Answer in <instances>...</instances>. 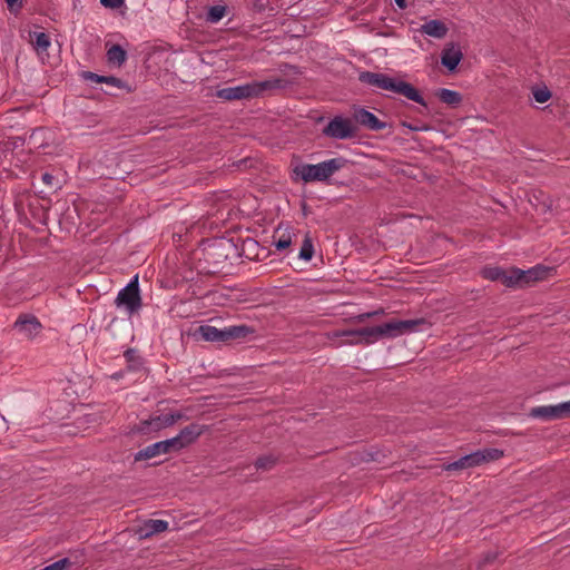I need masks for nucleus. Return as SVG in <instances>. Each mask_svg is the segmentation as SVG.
Wrapping results in <instances>:
<instances>
[{
  "instance_id": "f257e3e1",
  "label": "nucleus",
  "mask_w": 570,
  "mask_h": 570,
  "mask_svg": "<svg viewBox=\"0 0 570 570\" xmlns=\"http://www.w3.org/2000/svg\"><path fill=\"white\" fill-rule=\"evenodd\" d=\"M360 80L371 86H375L377 88L402 95L406 97L409 100L417 102L421 106H426V102L419 92V90L413 85L402 79L393 78L385 73H375L367 71L361 73Z\"/></svg>"
},
{
  "instance_id": "f03ea898",
  "label": "nucleus",
  "mask_w": 570,
  "mask_h": 570,
  "mask_svg": "<svg viewBox=\"0 0 570 570\" xmlns=\"http://www.w3.org/2000/svg\"><path fill=\"white\" fill-rule=\"evenodd\" d=\"M285 86L286 83L281 79L253 81L236 87L219 89L217 90L216 96L217 98L226 101L252 99L261 96L265 90L284 88Z\"/></svg>"
},
{
  "instance_id": "7ed1b4c3",
  "label": "nucleus",
  "mask_w": 570,
  "mask_h": 570,
  "mask_svg": "<svg viewBox=\"0 0 570 570\" xmlns=\"http://www.w3.org/2000/svg\"><path fill=\"white\" fill-rule=\"evenodd\" d=\"M344 164L341 158H333L317 165H298L293 173L304 183L327 180Z\"/></svg>"
},
{
  "instance_id": "20e7f679",
  "label": "nucleus",
  "mask_w": 570,
  "mask_h": 570,
  "mask_svg": "<svg viewBox=\"0 0 570 570\" xmlns=\"http://www.w3.org/2000/svg\"><path fill=\"white\" fill-rule=\"evenodd\" d=\"M420 325H425V318L391 321L376 327L377 341L383 338H394L404 333L415 331Z\"/></svg>"
},
{
  "instance_id": "39448f33",
  "label": "nucleus",
  "mask_w": 570,
  "mask_h": 570,
  "mask_svg": "<svg viewBox=\"0 0 570 570\" xmlns=\"http://www.w3.org/2000/svg\"><path fill=\"white\" fill-rule=\"evenodd\" d=\"M116 305L118 307H124L129 314L138 311L141 305L138 288V275H136L134 279L118 293L116 297Z\"/></svg>"
},
{
  "instance_id": "423d86ee",
  "label": "nucleus",
  "mask_w": 570,
  "mask_h": 570,
  "mask_svg": "<svg viewBox=\"0 0 570 570\" xmlns=\"http://www.w3.org/2000/svg\"><path fill=\"white\" fill-rule=\"evenodd\" d=\"M323 134L334 139H346L355 136V127L350 119L334 117L323 129Z\"/></svg>"
},
{
  "instance_id": "0eeeda50",
  "label": "nucleus",
  "mask_w": 570,
  "mask_h": 570,
  "mask_svg": "<svg viewBox=\"0 0 570 570\" xmlns=\"http://www.w3.org/2000/svg\"><path fill=\"white\" fill-rule=\"evenodd\" d=\"M207 430L205 425L191 423L184 428L178 435L173 439L174 451L178 452L191 444H194L198 438Z\"/></svg>"
},
{
  "instance_id": "6e6552de",
  "label": "nucleus",
  "mask_w": 570,
  "mask_h": 570,
  "mask_svg": "<svg viewBox=\"0 0 570 570\" xmlns=\"http://www.w3.org/2000/svg\"><path fill=\"white\" fill-rule=\"evenodd\" d=\"M20 334L28 340H33L43 328L41 322L33 314H20L13 324Z\"/></svg>"
},
{
  "instance_id": "1a4fd4ad",
  "label": "nucleus",
  "mask_w": 570,
  "mask_h": 570,
  "mask_svg": "<svg viewBox=\"0 0 570 570\" xmlns=\"http://www.w3.org/2000/svg\"><path fill=\"white\" fill-rule=\"evenodd\" d=\"M534 419L554 420L570 416V401L558 405L533 407L529 414Z\"/></svg>"
},
{
  "instance_id": "9d476101",
  "label": "nucleus",
  "mask_w": 570,
  "mask_h": 570,
  "mask_svg": "<svg viewBox=\"0 0 570 570\" xmlns=\"http://www.w3.org/2000/svg\"><path fill=\"white\" fill-rule=\"evenodd\" d=\"M554 272L553 267L537 265L527 271L519 268V282L520 288H525L533 285L537 282L547 279Z\"/></svg>"
},
{
  "instance_id": "9b49d317",
  "label": "nucleus",
  "mask_w": 570,
  "mask_h": 570,
  "mask_svg": "<svg viewBox=\"0 0 570 570\" xmlns=\"http://www.w3.org/2000/svg\"><path fill=\"white\" fill-rule=\"evenodd\" d=\"M50 131L45 127L35 128L27 137V145L31 153H46V148L50 146Z\"/></svg>"
},
{
  "instance_id": "f8f14e48",
  "label": "nucleus",
  "mask_w": 570,
  "mask_h": 570,
  "mask_svg": "<svg viewBox=\"0 0 570 570\" xmlns=\"http://www.w3.org/2000/svg\"><path fill=\"white\" fill-rule=\"evenodd\" d=\"M169 452H175L173 439L156 442V443L147 446L146 449L138 451L135 454L134 460L136 462L142 461V460H149L159 454H167Z\"/></svg>"
},
{
  "instance_id": "ddd939ff",
  "label": "nucleus",
  "mask_w": 570,
  "mask_h": 570,
  "mask_svg": "<svg viewBox=\"0 0 570 570\" xmlns=\"http://www.w3.org/2000/svg\"><path fill=\"white\" fill-rule=\"evenodd\" d=\"M463 59V52L458 43H448L441 55V63L450 71L454 70L461 60Z\"/></svg>"
},
{
  "instance_id": "4468645a",
  "label": "nucleus",
  "mask_w": 570,
  "mask_h": 570,
  "mask_svg": "<svg viewBox=\"0 0 570 570\" xmlns=\"http://www.w3.org/2000/svg\"><path fill=\"white\" fill-rule=\"evenodd\" d=\"M168 529V522L164 520H146L136 530V534L139 539H147L154 534L165 532Z\"/></svg>"
},
{
  "instance_id": "2eb2a0df",
  "label": "nucleus",
  "mask_w": 570,
  "mask_h": 570,
  "mask_svg": "<svg viewBox=\"0 0 570 570\" xmlns=\"http://www.w3.org/2000/svg\"><path fill=\"white\" fill-rule=\"evenodd\" d=\"M30 42L42 61L45 60V57H49L48 48L50 47L51 41L48 33L37 31L31 32Z\"/></svg>"
},
{
  "instance_id": "dca6fc26",
  "label": "nucleus",
  "mask_w": 570,
  "mask_h": 570,
  "mask_svg": "<svg viewBox=\"0 0 570 570\" xmlns=\"http://www.w3.org/2000/svg\"><path fill=\"white\" fill-rule=\"evenodd\" d=\"M354 117L357 122L372 130H381L386 127V124L380 121L374 114L362 108L355 110Z\"/></svg>"
},
{
  "instance_id": "f3484780",
  "label": "nucleus",
  "mask_w": 570,
  "mask_h": 570,
  "mask_svg": "<svg viewBox=\"0 0 570 570\" xmlns=\"http://www.w3.org/2000/svg\"><path fill=\"white\" fill-rule=\"evenodd\" d=\"M165 422H167L166 415L153 416L148 420L141 421L140 424L137 426L136 431L140 433H148L153 431L157 432L169 426Z\"/></svg>"
},
{
  "instance_id": "a211bd4d",
  "label": "nucleus",
  "mask_w": 570,
  "mask_h": 570,
  "mask_svg": "<svg viewBox=\"0 0 570 570\" xmlns=\"http://www.w3.org/2000/svg\"><path fill=\"white\" fill-rule=\"evenodd\" d=\"M420 31L426 36L441 39L446 36L448 27L441 20H430L421 27Z\"/></svg>"
},
{
  "instance_id": "6ab92c4d",
  "label": "nucleus",
  "mask_w": 570,
  "mask_h": 570,
  "mask_svg": "<svg viewBox=\"0 0 570 570\" xmlns=\"http://www.w3.org/2000/svg\"><path fill=\"white\" fill-rule=\"evenodd\" d=\"M355 340L348 342V344H364L371 345L377 342L376 327H363L355 330Z\"/></svg>"
},
{
  "instance_id": "aec40b11",
  "label": "nucleus",
  "mask_w": 570,
  "mask_h": 570,
  "mask_svg": "<svg viewBox=\"0 0 570 570\" xmlns=\"http://www.w3.org/2000/svg\"><path fill=\"white\" fill-rule=\"evenodd\" d=\"M475 455V460L478 465H481L483 463L490 462V461H497L504 455V451L500 449H483L473 452Z\"/></svg>"
},
{
  "instance_id": "412c9836",
  "label": "nucleus",
  "mask_w": 570,
  "mask_h": 570,
  "mask_svg": "<svg viewBox=\"0 0 570 570\" xmlns=\"http://www.w3.org/2000/svg\"><path fill=\"white\" fill-rule=\"evenodd\" d=\"M478 466L474 453L462 456L458 461L448 463L443 466L445 471L463 470Z\"/></svg>"
},
{
  "instance_id": "4be33fe9",
  "label": "nucleus",
  "mask_w": 570,
  "mask_h": 570,
  "mask_svg": "<svg viewBox=\"0 0 570 570\" xmlns=\"http://www.w3.org/2000/svg\"><path fill=\"white\" fill-rule=\"evenodd\" d=\"M198 332L200 333L202 337L205 341H208V342H224L225 341L224 330H218L210 325H202L198 328Z\"/></svg>"
},
{
  "instance_id": "5701e85b",
  "label": "nucleus",
  "mask_w": 570,
  "mask_h": 570,
  "mask_svg": "<svg viewBox=\"0 0 570 570\" xmlns=\"http://www.w3.org/2000/svg\"><path fill=\"white\" fill-rule=\"evenodd\" d=\"M436 96L442 102L451 107H458L462 102V96L458 91L451 89H439L436 91Z\"/></svg>"
},
{
  "instance_id": "b1692460",
  "label": "nucleus",
  "mask_w": 570,
  "mask_h": 570,
  "mask_svg": "<svg viewBox=\"0 0 570 570\" xmlns=\"http://www.w3.org/2000/svg\"><path fill=\"white\" fill-rule=\"evenodd\" d=\"M254 328L247 325L230 326L224 330L225 341L246 337L254 334Z\"/></svg>"
},
{
  "instance_id": "393cba45",
  "label": "nucleus",
  "mask_w": 570,
  "mask_h": 570,
  "mask_svg": "<svg viewBox=\"0 0 570 570\" xmlns=\"http://www.w3.org/2000/svg\"><path fill=\"white\" fill-rule=\"evenodd\" d=\"M519 268L511 267L509 269L503 268L501 284L508 288H520L519 282Z\"/></svg>"
},
{
  "instance_id": "a878e982",
  "label": "nucleus",
  "mask_w": 570,
  "mask_h": 570,
  "mask_svg": "<svg viewBox=\"0 0 570 570\" xmlns=\"http://www.w3.org/2000/svg\"><path fill=\"white\" fill-rule=\"evenodd\" d=\"M127 59L126 50L119 46L114 45L109 48V62L116 63L121 67Z\"/></svg>"
},
{
  "instance_id": "bb28decb",
  "label": "nucleus",
  "mask_w": 570,
  "mask_h": 570,
  "mask_svg": "<svg viewBox=\"0 0 570 570\" xmlns=\"http://www.w3.org/2000/svg\"><path fill=\"white\" fill-rule=\"evenodd\" d=\"M277 464V458L272 454L262 455L255 460V468L257 470L269 471Z\"/></svg>"
},
{
  "instance_id": "cd10ccee",
  "label": "nucleus",
  "mask_w": 570,
  "mask_h": 570,
  "mask_svg": "<svg viewBox=\"0 0 570 570\" xmlns=\"http://www.w3.org/2000/svg\"><path fill=\"white\" fill-rule=\"evenodd\" d=\"M314 255V246L312 243V238L308 234H306L301 252H299V258L304 261H309Z\"/></svg>"
},
{
  "instance_id": "c85d7f7f",
  "label": "nucleus",
  "mask_w": 570,
  "mask_h": 570,
  "mask_svg": "<svg viewBox=\"0 0 570 570\" xmlns=\"http://www.w3.org/2000/svg\"><path fill=\"white\" fill-rule=\"evenodd\" d=\"M41 180L47 186L48 191L53 193L61 188L59 179L48 171L41 175Z\"/></svg>"
},
{
  "instance_id": "c756f323",
  "label": "nucleus",
  "mask_w": 570,
  "mask_h": 570,
  "mask_svg": "<svg viewBox=\"0 0 570 570\" xmlns=\"http://www.w3.org/2000/svg\"><path fill=\"white\" fill-rule=\"evenodd\" d=\"M503 268L501 267H485L481 271L482 277L492 282H501Z\"/></svg>"
},
{
  "instance_id": "7c9ffc66",
  "label": "nucleus",
  "mask_w": 570,
  "mask_h": 570,
  "mask_svg": "<svg viewBox=\"0 0 570 570\" xmlns=\"http://www.w3.org/2000/svg\"><path fill=\"white\" fill-rule=\"evenodd\" d=\"M80 78L83 80V81H87V82H95V83H107V76H104V75H98V73H95L92 71H81L79 73Z\"/></svg>"
},
{
  "instance_id": "2f4dec72",
  "label": "nucleus",
  "mask_w": 570,
  "mask_h": 570,
  "mask_svg": "<svg viewBox=\"0 0 570 570\" xmlns=\"http://www.w3.org/2000/svg\"><path fill=\"white\" fill-rule=\"evenodd\" d=\"M225 12L226 8L224 6H213L208 10L207 20L209 22H217L225 16Z\"/></svg>"
},
{
  "instance_id": "473e14b6",
  "label": "nucleus",
  "mask_w": 570,
  "mask_h": 570,
  "mask_svg": "<svg viewBox=\"0 0 570 570\" xmlns=\"http://www.w3.org/2000/svg\"><path fill=\"white\" fill-rule=\"evenodd\" d=\"M533 98L538 102H546L551 98V91L544 86V87H537L532 90Z\"/></svg>"
},
{
  "instance_id": "72a5a7b5",
  "label": "nucleus",
  "mask_w": 570,
  "mask_h": 570,
  "mask_svg": "<svg viewBox=\"0 0 570 570\" xmlns=\"http://www.w3.org/2000/svg\"><path fill=\"white\" fill-rule=\"evenodd\" d=\"M109 86H112L120 90H125L128 94L134 91L132 87L129 86L126 81L112 76H109Z\"/></svg>"
},
{
  "instance_id": "f704fd0d",
  "label": "nucleus",
  "mask_w": 570,
  "mask_h": 570,
  "mask_svg": "<svg viewBox=\"0 0 570 570\" xmlns=\"http://www.w3.org/2000/svg\"><path fill=\"white\" fill-rule=\"evenodd\" d=\"M382 314H384V309L383 308L374 311V312L358 314V315L350 318L348 321L352 322V323H363L368 317H372V316H375V315H382Z\"/></svg>"
},
{
  "instance_id": "c9c22d12",
  "label": "nucleus",
  "mask_w": 570,
  "mask_h": 570,
  "mask_svg": "<svg viewBox=\"0 0 570 570\" xmlns=\"http://www.w3.org/2000/svg\"><path fill=\"white\" fill-rule=\"evenodd\" d=\"M7 8L11 13L17 14L22 8L27 0H4Z\"/></svg>"
},
{
  "instance_id": "e433bc0d",
  "label": "nucleus",
  "mask_w": 570,
  "mask_h": 570,
  "mask_svg": "<svg viewBox=\"0 0 570 570\" xmlns=\"http://www.w3.org/2000/svg\"><path fill=\"white\" fill-rule=\"evenodd\" d=\"M352 336L355 337V330H343V331H333L326 334L328 340H335L338 337Z\"/></svg>"
},
{
  "instance_id": "4c0bfd02",
  "label": "nucleus",
  "mask_w": 570,
  "mask_h": 570,
  "mask_svg": "<svg viewBox=\"0 0 570 570\" xmlns=\"http://www.w3.org/2000/svg\"><path fill=\"white\" fill-rule=\"evenodd\" d=\"M291 244L292 236L289 233L285 236H282L278 240L274 242L275 247L279 250L288 248Z\"/></svg>"
},
{
  "instance_id": "58836bf2",
  "label": "nucleus",
  "mask_w": 570,
  "mask_h": 570,
  "mask_svg": "<svg viewBox=\"0 0 570 570\" xmlns=\"http://www.w3.org/2000/svg\"><path fill=\"white\" fill-rule=\"evenodd\" d=\"M498 557H499V553L497 551L487 552L482 557L480 566H485V564L492 563V562H494L498 559Z\"/></svg>"
},
{
  "instance_id": "ea45409f",
  "label": "nucleus",
  "mask_w": 570,
  "mask_h": 570,
  "mask_svg": "<svg viewBox=\"0 0 570 570\" xmlns=\"http://www.w3.org/2000/svg\"><path fill=\"white\" fill-rule=\"evenodd\" d=\"M166 417H167V422H166V423H167L169 426H171V425H174L177 421L181 420L184 416H183V414H181L180 412H174V413H171V414H169V415H166Z\"/></svg>"
},
{
  "instance_id": "a19ab883",
  "label": "nucleus",
  "mask_w": 570,
  "mask_h": 570,
  "mask_svg": "<svg viewBox=\"0 0 570 570\" xmlns=\"http://www.w3.org/2000/svg\"><path fill=\"white\" fill-rule=\"evenodd\" d=\"M402 126L409 128L410 130H414V131H417V130L428 131L430 129L429 126L415 127V126H413L411 124H407L405 121L402 122Z\"/></svg>"
},
{
  "instance_id": "79ce46f5",
  "label": "nucleus",
  "mask_w": 570,
  "mask_h": 570,
  "mask_svg": "<svg viewBox=\"0 0 570 570\" xmlns=\"http://www.w3.org/2000/svg\"><path fill=\"white\" fill-rule=\"evenodd\" d=\"M125 4V0H109V8L118 9L122 8Z\"/></svg>"
},
{
  "instance_id": "37998d69",
  "label": "nucleus",
  "mask_w": 570,
  "mask_h": 570,
  "mask_svg": "<svg viewBox=\"0 0 570 570\" xmlns=\"http://www.w3.org/2000/svg\"><path fill=\"white\" fill-rule=\"evenodd\" d=\"M24 142H27V138L26 137H17L13 141V148H17L19 146H23Z\"/></svg>"
},
{
  "instance_id": "c03bdc74",
  "label": "nucleus",
  "mask_w": 570,
  "mask_h": 570,
  "mask_svg": "<svg viewBox=\"0 0 570 570\" xmlns=\"http://www.w3.org/2000/svg\"><path fill=\"white\" fill-rule=\"evenodd\" d=\"M395 3L399 6V8L404 9L406 7L405 0H395Z\"/></svg>"
},
{
  "instance_id": "a18cd8bd",
  "label": "nucleus",
  "mask_w": 570,
  "mask_h": 570,
  "mask_svg": "<svg viewBox=\"0 0 570 570\" xmlns=\"http://www.w3.org/2000/svg\"><path fill=\"white\" fill-rule=\"evenodd\" d=\"M37 209L42 212V216H43V219H42V220H45V219L47 218L48 208H43V207H41V208H37Z\"/></svg>"
},
{
  "instance_id": "49530a36",
  "label": "nucleus",
  "mask_w": 570,
  "mask_h": 570,
  "mask_svg": "<svg viewBox=\"0 0 570 570\" xmlns=\"http://www.w3.org/2000/svg\"><path fill=\"white\" fill-rule=\"evenodd\" d=\"M78 6H80V8H82L81 1L80 0H73V9H77Z\"/></svg>"
},
{
  "instance_id": "de8ad7c7",
  "label": "nucleus",
  "mask_w": 570,
  "mask_h": 570,
  "mask_svg": "<svg viewBox=\"0 0 570 570\" xmlns=\"http://www.w3.org/2000/svg\"><path fill=\"white\" fill-rule=\"evenodd\" d=\"M302 209H303V215L306 216L307 215V206L305 203H303Z\"/></svg>"
},
{
  "instance_id": "09e8293b",
  "label": "nucleus",
  "mask_w": 570,
  "mask_h": 570,
  "mask_svg": "<svg viewBox=\"0 0 570 570\" xmlns=\"http://www.w3.org/2000/svg\"><path fill=\"white\" fill-rule=\"evenodd\" d=\"M91 121H96V119H94V117H92V116H88V118H87L88 127H90V126H91V125H90V122H91Z\"/></svg>"
},
{
  "instance_id": "8fccbe9b",
  "label": "nucleus",
  "mask_w": 570,
  "mask_h": 570,
  "mask_svg": "<svg viewBox=\"0 0 570 570\" xmlns=\"http://www.w3.org/2000/svg\"><path fill=\"white\" fill-rule=\"evenodd\" d=\"M102 7L107 8V0H100Z\"/></svg>"
},
{
  "instance_id": "3c124183",
  "label": "nucleus",
  "mask_w": 570,
  "mask_h": 570,
  "mask_svg": "<svg viewBox=\"0 0 570 570\" xmlns=\"http://www.w3.org/2000/svg\"><path fill=\"white\" fill-rule=\"evenodd\" d=\"M98 238H99L98 236H95V237H90V238H89V240H90V242H95V240H97Z\"/></svg>"
},
{
  "instance_id": "603ef678",
  "label": "nucleus",
  "mask_w": 570,
  "mask_h": 570,
  "mask_svg": "<svg viewBox=\"0 0 570 570\" xmlns=\"http://www.w3.org/2000/svg\"><path fill=\"white\" fill-rule=\"evenodd\" d=\"M132 353H134V351H132V350H128V351L126 352V355H127V356H129V354H132Z\"/></svg>"
},
{
  "instance_id": "864d4df0",
  "label": "nucleus",
  "mask_w": 570,
  "mask_h": 570,
  "mask_svg": "<svg viewBox=\"0 0 570 570\" xmlns=\"http://www.w3.org/2000/svg\"><path fill=\"white\" fill-rule=\"evenodd\" d=\"M291 68L295 71V73H299V71L297 70L296 67H291Z\"/></svg>"
},
{
  "instance_id": "5fc2aeb1",
  "label": "nucleus",
  "mask_w": 570,
  "mask_h": 570,
  "mask_svg": "<svg viewBox=\"0 0 570 570\" xmlns=\"http://www.w3.org/2000/svg\"><path fill=\"white\" fill-rule=\"evenodd\" d=\"M551 206H552V202L550 200V203L548 204V209H551Z\"/></svg>"
}]
</instances>
